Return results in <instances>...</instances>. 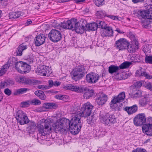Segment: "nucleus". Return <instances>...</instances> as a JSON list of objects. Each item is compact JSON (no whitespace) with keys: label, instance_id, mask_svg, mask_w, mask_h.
<instances>
[{"label":"nucleus","instance_id":"nucleus-1","mask_svg":"<svg viewBox=\"0 0 152 152\" xmlns=\"http://www.w3.org/2000/svg\"><path fill=\"white\" fill-rule=\"evenodd\" d=\"M146 122L145 115L144 113L139 114L137 115L133 119L134 123L136 126L143 125L142 127L143 133L148 136H152V119L149 118Z\"/></svg>","mask_w":152,"mask_h":152},{"label":"nucleus","instance_id":"nucleus-2","mask_svg":"<svg viewBox=\"0 0 152 152\" xmlns=\"http://www.w3.org/2000/svg\"><path fill=\"white\" fill-rule=\"evenodd\" d=\"M65 89L71 90L78 93H81L83 91L85 92L83 96L85 99H89L94 94V91L93 89H89L82 86H76L69 84L65 86Z\"/></svg>","mask_w":152,"mask_h":152},{"label":"nucleus","instance_id":"nucleus-3","mask_svg":"<svg viewBox=\"0 0 152 152\" xmlns=\"http://www.w3.org/2000/svg\"><path fill=\"white\" fill-rule=\"evenodd\" d=\"M69 120L57 121L53 124V127L56 132H59L62 134H65L69 130Z\"/></svg>","mask_w":152,"mask_h":152},{"label":"nucleus","instance_id":"nucleus-4","mask_svg":"<svg viewBox=\"0 0 152 152\" xmlns=\"http://www.w3.org/2000/svg\"><path fill=\"white\" fill-rule=\"evenodd\" d=\"M86 72L84 67L79 66L73 69L71 72L72 79L77 81L84 76Z\"/></svg>","mask_w":152,"mask_h":152},{"label":"nucleus","instance_id":"nucleus-5","mask_svg":"<svg viewBox=\"0 0 152 152\" xmlns=\"http://www.w3.org/2000/svg\"><path fill=\"white\" fill-rule=\"evenodd\" d=\"M125 97V94L124 92L120 93L117 96H115L110 103L111 108L115 111L119 110V107L117 104V103L120 102L124 100Z\"/></svg>","mask_w":152,"mask_h":152},{"label":"nucleus","instance_id":"nucleus-6","mask_svg":"<svg viewBox=\"0 0 152 152\" xmlns=\"http://www.w3.org/2000/svg\"><path fill=\"white\" fill-rule=\"evenodd\" d=\"M44 126L41 124H39L37 126L38 130L39 133L42 135L45 136L48 134V132L51 131L52 128L50 122L47 120H45L44 122Z\"/></svg>","mask_w":152,"mask_h":152},{"label":"nucleus","instance_id":"nucleus-7","mask_svg":"<svg viewBox=\"0 0 152 152\" xmlns=\"http://www.w3.org/2000/svg\"><path fill=\"white\" fill-rule=\"evenodd\" d=\"M48 37L51 41L56 42L61 39L62 36L60 31L56 29H52L48 34Z\"/></svg>","mask_w":152,"mask_h":152},{"label":"nucleus","instance_id":"nucleus-8","mask_svg":"<svg viewBox=\"0 0 152 152\" xmlns=\"http://www.w3.org/2000/svg\"><path fill=\"white\" fill-rule=\"evenodd\" d=\"M16 115V119L20 125H24L29 122V120L26 114L21 110H18Z\"/></svg>","mask_w":152,"mask_h":152},{"label":"nucleus","instance_id":"nucleus-9","mask_svg":"<svg viewBox=\"0 0 152 152\" xmlns=\"http://www.w3.org/2000/svg\"><path fill=\"white\" fill-rule=\"evenodd\" d=\"M16 69L21 73H26L28 72L30 70V66L22 61H19L17 64Z\"/></svg>","mask_w":152,"mask_h":152},{"label":"nucleus","instance_id":"nucleus-10","mask_svg":"<svg viewBox=\"0 0 152 152\" xmlns=\"http://www.w3.org/2000/svg\"><path fill=\"white\" fill-rule=\"evenodd\" d=\"M82 124V122H80L79 123H76L75 124V123H74V122H71L69 121V129L72 134H77L80 131Z\"/></svg>","mask_w":152,"mask_h":152},{"label":"nucleus","instance_id":"nucleus-11","mask_svg":"<svg viewBox=\"0 0 152 152\" xmlns=\"http://www.w3.org/2000/svg\"><path fill=\"white\" fill-rule=\"evenodd\" d=\"M93 107V106L89 102H87L83 105L81 108V110L84 114L85 117L90 115Z\"/></svg>","mask_w":152,"mask_h":152},{"label":"nucleus","instance_id":"nucleus-12","mask_svg":"<svg viewBox=\"0 0 152 152\" xmlns=\"http://www.w3.org/2000/svg\"><path fill=\"white\" fill-rule=\"evenodd\" d=\"M129 42L124 38H121L115 41V47L119 50L126 49Z\"/></svg>","mask_w":152,"mask_h":152},{"label":"nucleus","instance_id":"nucleus-13","mask_svg":"<svg viewBox=\"0 0 152 152\" xmlns=\"http://www.w3.org/2000/svg\"><path fill=\"white\" fill-rule=\"evenodd\" d=\"M15 81L19 83H22L30 85H33L36 82L35 80H31L25 77L17 76L15 78Z\"/></svg>","mask_w":152,"mask_h":152},{"label":"nucleus","instance_id":"nucleus-14","mask_svg":"<svg viewBox=\"0 0 152 152\" xmlns=\"http://www.w3.org/2000/svg\"><path fill=\"white\" fill-rule=\"evenodd\" d=\"M77 21V19L75 18L70 20L64 21L61 23V27L66 29H71L72 30L75 23Z\"/></svg>","mask_w":152,"mask_h":152},{"label":"nucleus","instance_id":"nucleus-15","mask_svg":"<svg viewBox=\"0 0 152 152\" xmlns=\"http://www.w3.org/2000/svg\"><path fill=\"white\" fill-rule=\"evenodd\" d=\"M99 78V75L94 73H89L86 76V81L90 83H96L98 81Z\"/></svg>","mask_w":152,"mask_h":152},{"label":"nucleus","instance_id":"nucleus-16","mask_svg":"<svg viewBox=\"0 0 152 152\" xmlns=\"http://www.w3.org/2000/svg\"><path fill=\"white\" fill-rule=\"evenodd\" d=\"M81 117H84V115L82 112L77 111L73 113L72 115V118L71 121L74 122V123L82 122L80 120Z\"/></svg>","mask_w":152,"mask_h":152},{"label":"nucleus","instance_id":"nucleus-17","mask_svg":"<svg viewBox=\"0 0 152 152\" xmlns=\"http://www.w3.org/2000/svg\"><path fill=\"white\" fill-rule=\"evenodd\" d=\"M81 22V21L77 22V21L75 22L72 30H75V31L77 33L80 34L83 33L84 31L86 30L85 25L83 23V24L80 25Z\"/></svg>","mask_w":152,"mask_h":152},{"label":"nucleus","instance_id":"nucleus-18","mask_svg":"<svg viewBox=\"0 0 152 152\" xmlns=\"http://www.w3.org/2000/svg\"><path fill=\"white\" fill-rule=\"evenodd\" d=\"M45 39L46 37L44 34H41L36 36L34 40L36 45L39 46L44 44Z\"/></svg>","mask_w":152,"mask_h":152},{"label":"nucleus","instance_id":"nucleus-19","mask_svg":"<svg viewBox=\"0 0 152 152\" xmlns=\"http://www.w3.org/2000/svg\"><path fill=\"white\" fill-rule=\"evenodd\" d=\"M127 50L129 53H134L139 48V43L138 41L132 42V43H129L127 46Z\"/></svg>","mask_w":152,"mask_h":152},{"label":"nucleus","instance_id":"nucleus-20","mask_svg":"<svg viewBox=\"0 0 152 152\" xmlns=\"http://www.w3.org/2000/svg\"><path fill=\"white\" fill-rule=\"evenodd\" d=\"M107 95L103 94H100L98 97L96 99V102L99 105H102L105 103L107 100Z\"/></svg>","mask_w":152,"mask_h":152},{"label":"nucleus","instance_id":"nucleus-21","mask_svg":"<svg viewBox=\"0 0 152 152\" xmlns=\"http://www.w3.org/2000/svg\"><path fill=\"white\" fill-rule=\"evenodd\" d=\"M113 31L111 27L107 25L104 28L102 33V36L103 37H111L113 35Z\"/></svg>","mask_w":152,"mask_h":152},{"label":"nucleus","instance_id":"nucleus-22","mask_svg":"<svg viewBox=\"0 0 152 152\" xmlns=\"http://www.w3.org/2000/svg\"><path fill=\"white\" fill-rule=\"evenodd\" d=\"M119 69V66L112 65L108 67V72L111 74L114 73H115V76L117 77V76L120 75L119 73L118 72Z\"/></svg>","mask_w":152,"mask_h":152},{"label":"nucleus","instance_id":"nucleus-23","mask_svg":"<svg viewBox=\"0 0 152 152\" xmlns=\"http://www.w3.org/2000/svg\"><path fill=\"white\" fill-rule=\"evenodd\" d=\"M83 23L85 25L86 30L95 31L97 28V26L96 23H91L87 24V22L86 20H83Z\"/></svg>","mask_w":152,"mask_h":152},{"label":"nucleus","instance_id":"nucleus-24","mask_svg":"<svg viewBox=\"0 0 152 152\" xmlns=\"http://www.w3.org/2000/svg\"><path fill=\"white\" fill-rule=\"evenodd\" d=\"M141 16L143 18L152 19V10H144L140 12Z\"/></svg>","mask_w":152,"mask_h":152},{"label":"nucleus","instance_id":"nucleus-25","mask_svg":"<svg viewBox=\"0 0 152 152\" xmlns=\"http://www.w3.org/2000/svg\"><path fill=\"white\" fill-rule=\"evenodd\" d=\"M129 115H131L136 112L137 110V106L134 104L131 107H126L124 108Z\"/></svg>","mask_w":152,"mask_h":152},{"label":"nucleus","instance_id":"nucleus-26","mask_svg":"<svg viewBox=\"0 0 152 152\" xmlns=\"http://www.w3.org/2000/svg\"><path fill=\"white\" fill-rule=\"evenodd\" d=\"M149 96V95H147L145 97L140 99L139 104L141 106L144 107L151 102V100Z\"/></svg>","mask_w":152,"mask_h":152},{"label":"nucleus","instance_id":"nucleus-27","mask_svg":"<svg viewBox=\"0 0 152 152\" xmlns=\"http://www.w3.org/2000/svg\"><path fill=\"white\" fill-rule=\"evenodd\" d=\"M99 117L100 120L103 124H105V125L111 126V123L108 121L109 120L107 113H106L104 115H102L100 114Z\"/></svg>","mask_w":152,"mask_h":152},{"label":"nucleus","instance_id":"nucleus-28","mask_svg":"<svg viewBox=\"0 0 152 152\" xmlns=\"http://www.w3.org/2000/svg\"><path fill=\"white\" fill-rule=\"evenodd\" d=\"M27 49V46L23 43L19 45L16 51V55L21 56L22 52Z\"/></svg>","mask_w":152,"mask_h":152},{"label":"nucleus","instance_id":"nucleus-29","mask_svg":"<svg viewBox=\"0 0 152 152\" xmlns=\"http://www.w3.org/2000/svg\"><path fill=\"white\" fill-rule=\"evenodd\" d=\"M18 63V61L17 58L10 57L9 58L7 62V64H8L9 67L10 66L15 65L16 69L17 64Z\"/></svg>","mask_w":152,"mask_h":152},{"label":"nucleus","instance_id":"nucleus-30","mask_svg":"<svg viewBox=\"0 0 152 152\" xmlns=\"http://www.w3.org/2000/svg\"><path fill=\"white\" fill-rule=\"evenodd\" d=\"M56 104L54 103H45L43 104L42 107L47 109H55L57 107Z\"/></svg>","mask_w":152,"mask_h":152},{"label":"nucleus","instance_id":"nucleus-31","mask_svg":"<svg viewBox=\"0 0 152 152\" xmlns=\"http://www.w3.org/2000/svg\"><path fill=\"white\" fill-rule=\"evenodd\" d=\"M151 45L147 44L143 46L142 49L145 54H146L147 53H149L151 52Z\"/></svg>","mask_w":152,"mask_h":152},{"label":"nucleus","instance_id":"nucleus-32","mask_svg":"<svg viewBox=\"0 0 152 152\" xmlns=\"http://www.w3.org/2000/svg\"><path fill=\"white\" fill-rule=\"evenodd\" d=\"M107 115L108 117L109 120H108L109 122L111 123V125L113 124H114L116 122V118L115 116L113 114H110L109 113H107Z\"/></svg>","mask_w":152,"mask_h":152},{"label":"nucleus","instance_id":"nucleus-33","mask_svg":"<svg viewBox=\"0 0 152 152\" xmlns=\"http://www.w3.org/2000/svg\"><path fill=\"white\" fill-rule=\"evenodd\" d=\"M136 74H138L140 76H144L148 79H150L152 78V75H149L145 72H142L140 70V71H137L136 72Z\"/></svg>","mask_w":152,"mask_h":152},{"label":"nucleus","instance_id":"nucleus-34","mask_svg":"<svg viewBox=\"0 0 152 152\" xmlns=\"http://www.w3.org/2000/svg\"><path fill=\"white\" fill-rule=\"evenodd\" d=\"M131 64L132 63L131 62L125 61L119 66V69H122L128 68Z\"/></svg>","mask_w":152,"mask_h":152},{"label":"nucleus","instance_id":"nucleus-35","mask_svg":"<svg viewBox=\"0 0 152 152\" xmlns=\"http://www.w3.org/2000/svg\"><path fill=\"white\" fill-rule=\"evenodd\" d=\"M9 66L8 64H5L3 65L0 70V76H2L4 74L8 69Z\"/></svg>","mask_w":152,"mask_h":152},{"label":"nucleus","instance_id":"nucleus-36","mask_svg":"<svg viewBox=\"0 0 152 152\" xmlns=\"http://www.w3.org/2000/svg\"><path fill=\"white\" fill-rule=\"evenodd\" d=\"M21 15V12H13L10 14V18L15 19L19 18Z\"/></svg>","mask_w":152,"mask_h":152},{"label":"nucleus","instance_id":"nucleus-37","mask_svg":"<svg viewBox=\"0 0 152 152\" xmlns=\"http://www.w3.org/2000/svg\"><path fill=\"white\" fill-rule=\"evenodd\" d=\"M96 24L97 28H101L104 29L108 25L104 21H97Z\"/></svg>","mask_w":152,"mask_h":152},{"label":"nucleus","instance_id":"nucleus-38","mask_svg":"<svg viewBox=\"0 0 152 152\" xmlns=\"http://www.w3.org/2000/svg\"><path fill=\"white\" fill-rule=\"evenodd\" d=\"M44 69L42 67V66L39 67H38L37 68V70L36 71V73L39 75L46 76V75L45 73L44 72Z\"/></svg>","mask_w":152,"mask_h":152},{"label":"nucleus","instance_id":"nucleus-39","mask_svg":"<svg viewBox=\"0 0 152 152\" xmlns=\"http://www.w3.org/2000/svg\"><path fill=\"white\" fill-rule=\"evenodd\" d=\"M42 66L44 69L43 70L44 72L45 73L47 76H48L50 74L52 73V72L51 71V69L48 66L43 65Z\"/></svg>","mask_w":152,"mask_h":152},{"label":"nucleus","instance_id":"nucleus-40","mask_svg":"<svg viewBox=\"0 0 152 152\" xmlns=\"http://www.w3.org/2000/svg\"><path fill=\"white\" fill-rule=\"evenodd\" d=\"M28 89L27 88H21L15 90L14 94L15 95L23 94L27 91Z\"/></svg>","mask_w":152,"mask_h":152},{"label":"nucleus","instance_id":"nucleus-41","mask_svg":"<svg viewBox=\"0 0 152 152\" xmlns=\"http://www.w3.org/2000/svg\"><path fill=\"white\" fill-rule=\"evenodd\" d=\"M29 122H28L29 126L28 127V128L30 130H31L33 129H35L36 128V125L35 123L32 121H29Z\"/></svg>","mask_w":152,"mask_h":152},{"label":"nucleus","instance_id":"nucleus-42","mask_svg":"<svg viewBox=\"0 0 152 152\" xmlns=\"http://www.w3.org/2000/svg\"><path fill=\"white\" fill-rule=\"evenodd\" d=\"M145 62L147 63L152 64V56L146 55L145 58Z\"/></svg>","mask_w":152,"mask_h":152},{"label":"nucleus","instance_id":"nucleus-43","mask_svg":"<svg viewBox=\"0 0 152 152\" xmlns=\"http://www.w3.org/2000/svg\"><path fill=\"white\" fill-rule=\"evenodd\" d=\"M93 1L96 5L99 7L103 5L104 0H93Z\"/></svg>","mask_w":152,"mask_h":152},{"label":"nucleus","instance_id":"nucleus-44","mask_svg":"<svg viewBox=\"0 0 152 152\" xmlns=\"http://www.w3.org/2000/svg\"><path fill=\"white\" fill-rule=\"evenodd\" d=\"M31 104L34 105H39L41 104L40 101L37 99H34L30 101Z\"/></svg>","mask_w":152,"mask_h":152},{"label":"nucleus","instance_id":"nucleus-45","mask_svg":"<svg viewBox=\"0 0 152 152\" xmlns=\"http://www.w3.org/2000/svg\"><path fill=\"white\" fill-rule=\"evenodd\" d=\"M30 104H31V101L29 100L22 102L21 103V106L23 107H27Z\"/></svg>","mask_w":152,"mask_h":152},{"label":"nucleus","instance_id":"nucleus-46","mask_svg":"<svg viewBox=\"0 0 152 152\" xmlns=\"http://www.w3.org/2000/svg\"><path fill=\"white\" fill-rule=\"evenodd\" d=\"M132 152H147L146 150L144 149L141 148H137L135 149L132 151Z\"/></svg>","mask_w":152,"mask_h":152},{"label":"nucleus","instance_id":"nucleus-47","mask_svg":"<svg viewBox=\"0 0 152 152\" xmlns=\"http://www.w3.org/2000/svg\"><path fill=\"white\" fill-rule=\"evenodd\" d=\"M48 86L45 85H39L37 86V88H38L43 90H45L47 89H48Z\"/></svg>","mask_w":152,"mask_h":152},{"label":"nucleus","instance_id":"nucleus-48","mask_svg":"<svg viewBox=\"0 0 152 152\" xmlns=\"http://www.w3.org/2000/svg\"><path fill=\"white\" fill-rule=\"evenodd\" d=\"M142 96V92L141 91L138 90L133 95V97L137 98L139 97Z\"/></svg>","mask_w":152,"mask_h":152},{"label":"nucleus","instance_id":"nucleus-49","mask_svg":"<svg viewBox=\"0 0 152 152\" xmlns=\"http://www.w3.org/2000/svg\"><path fill=\"white\" fill-rule=\"evenodd\" d=\"M129 35V37L132 41V42H135V41H137V40L136 39L134 35L132 34V33H130Z\"/></svg>","mask_w":152,"mask_h":152},{"label":"nucleus","instance_id":"nucleus-50","mask_svg":"<svg viewBox=\"0 0 152 152\" xmlns=\"http://www.w3.org/2000/svg\"><path fill=\"white\" fill-rule=\"evenodd\" d=\"M145 87L149 90H152V84L151 83H148L146 84L145 86Z\"/></svg>","mask_w":152,"mask_h":152},{"label":"nucleus","instance_id":"nucleus-51","mask_svg":"<svg viewBox=\"0 0 152 152\" xmlns=\"http://www.w3.org/2000/svg\"><path fill=\"white\" fill-rule=\"evenodd\" d=\"M8 85L7 82H3L0 83V88H5Z\"/></svg>","mask_w":152,"mask_h":152},{"label":"nucleus","instance_id":"nucleus-52","mask_svg":"<svg viewBox=\"0 0 152 152\" xmlns=\"http://www.w3.org/2000/svg\"><path fill=\"white\" fill-rule=\"evenodd\" d=\"M48 84L49 85L48 86V89L54 86V82L52 80H48Z\"/></svg>","mask_w":152,"mask_h":152},{"label":"nucleus","instance_id":"nucleus-53","mask_svg":"<svg viewBox=\"0 0 152 152\" xmlns=\"http://www.w3.org/2000/svg\"><path fill=\"white\" fill-rule=\"evenodd\" d=\"M4 92L8 96L10 95L11 94V91L8 88H6L4 90Z\"/></svg>","mask_w":152,"mask_h":152},{"label":"nucleus","instance_id":"nucleus-54","mask_svg":"<svg viewBox=\"0 0 152 152\" xmlns=\"http://www.w3.org/2000/svg\"><path fill=\"white\" fill-rule=\"evenodd\" d=\"M142 27H143V28H150L151 26L149 23H146V24H145L144 23H142Z\"/></svg>","mask_w":152,"mask_h":152},{"label":"nucleus","instance_id":"nucleus-55","mask_svg":"<svg viewBox=\"0 0 152 152\" xmlns=\"http://www.w3.org/2000/svg\"><path fill=\"white\" fill-rule=\"evenodd\" d=\"M64 96L61 95H57L55 96V98L60 100H63V98H64Z\"/></svg>","mask_w":152,"mask_h":152},{"label":"nucleus","instance_id":"nucleus-56","mask_svg":"<svg viewBox=\"0 0 152 152\" xmlns=\"http://www.w3.org/2000/svg\"><path fill=\"white\" fill-rule=\"evenodd\" d=\"M42 91L41 90L37 91L34 92L35 94L38 97L40 96V95L42 92Z\"/></svg>","mask_w":152,"mask_h":152},{"label":"nucleus","instance_id":"nucleus-57","mask_svg":"<svg viewBox=\"0 0 152 152\" xmlns=\"http://www.w3.org/2000/svg\"><path fill=\"white\" fill-rule=\"evenodd\" d=\"M46 96L43 92H42V94L40 95V96L39 97V98L42 100H45L46 99Z\"/></svg>","mask_w":152,"mask_h":152},{"label":"nucleus","instance_id":"nucleus-58","mask_svg":"<svg viewBox=\"0 0 152 152\" xmlns=\"http://www.w3.org/2000/svg\"><path fill=\"white\" fill-rule=\"evenodd\" d=\"M142 85V83L141 81H138L136 82L135 86L137 88H139L141 87Z\"/></svg>","mask_w":152,"mask_h":152},{"label":"nucleus","instance_id":"nucleus-59","mask_svg":"<svg viewBox=\"0 0 152 152\" xmlns=\"http://www.w3.org/2000/svg\"><path fill=\"white\" fill-rule=\"evenodd\" d=\"M107 17L112 19L114 20H117L118 19V17L116 16L109 15L107 16Z\"/></svg>","mask_w":152,"mask_h":152},{"label":"nucleus","instance_id":"nucleus-60","mask_svg":"<svg viewBox=\"0 0 152 152\" xmlns=\"http://www.w3.org/2000/svg\"><path fill=\"white\" fill-rule=\"evenodd\" d=\"M46 92L48 94H57L58 93V92L57 91H54L53 90H50L47 91H46Z\"/></svg>","mask_w":152,"mask_h":152},{"label":"nucleus","instance_id":"nucleus-61","mask_svg":"<svg viewBox=\"0 0 152 152\" xmlns=\"http://www.w3.org/2000/svg\"><path fill=\"white\" fill-rule=\"evenodd\" d=\"M61 83V82L55 80L54 82V86H58L60 85Z\"/></svg>","mask_w":152,"mask_h":152},{"label":"nucleus","instance_id":"nucleus-62","mask_svg":"<svg viewBox=\"0 0 152 152\" xmlns=\"http://www.w3.org/2000/svg\"><path fill=\"white\" fill-rule=\"evenodd\" d=\"M32 23V21L29 19L27 20L26 22L25 23V26H28Z\"/></svg>","mask_w":152,"mask_h":152},{"label":"nucleus","instance_id":"nucleus-63","mask_svg":"<svg viewBox=\"0 0 152 152\" xmlns=\"http://www.w3.org/2000/svg\"><path fill=\"white\" fill-rule=\"evenodd\" d=\"M144 0H132V2L134 4H137L138 3L143 2Z\"/></svg>","mask_w":152,"mask_h":152},{"label":"nucleus","instance_id":"nucleus-64","mask_svg":"<svg viewBox=\"0 0 152 152\" xmlns=\"http://www.w3.org/2000/svg\"><path fill=\"white\" fill-rule=\"evenodd\" d=\"M92 117L91 116V117H89L87 119V121L88 123L89 124H90L91 123V121H92Z\"/></svg>","mask_w":152,"mask_h":152}]
</instances>
